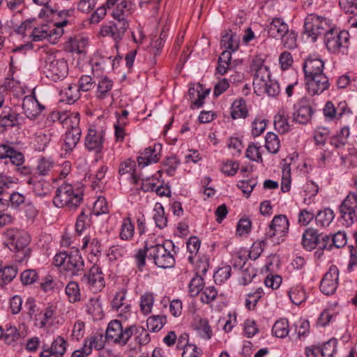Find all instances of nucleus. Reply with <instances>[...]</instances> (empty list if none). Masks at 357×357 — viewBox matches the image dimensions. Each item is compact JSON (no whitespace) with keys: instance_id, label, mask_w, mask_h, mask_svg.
Returning <instances> with one entry per match:
<instances>
[{"instance_id":"51","label":"nucleus","mask_w":357,"mask_h":357,"mask_svg":"<svg viewBox=\"0 0 357 357\" xmlns=\"http://www.w3.org/2000/svg\"><path fill=\"white\" fill-rule=\"evenodd\" d=\"M266 148L272 153H276L280 148V141L278 135L273 132H268L266 136Z\"/></svg>"},{"instance_id":"46","label":"nucleus","mask_w":357,"mask_h":357,"mask_svg":"<svg viewBox=\"0 0 357 357\" xmlns=\"http://www.w3.org/2000/svg\"><path fill=\"white\" fill-rule=\"evenodd\" d=\"M56 307L52 305L47 307L43 312H40L38 315H36L35 320L39 321L38 326L40 328L45 326L47 322L50 320L55 313Z\"/></svg>"},{"instance_id":"38","label":"nucleus","mask_w":357,"mask_h":357,"mask_svg":"<svg viewBox=\"0 0 357 357\" xmlns=\"http://www.w3.org/2000/svg\"><path fill=\"white\" fill-rule=\"evenodd\" d=\"M60 120L66 127L68 130H73L75 128H80L79 124V114L77 112L70 113L68 114H64L60 116Z\"/></svg>"},{"instance_id":"3","label":"nucleus","mask_w":357,"mask_h":357,"mask_svg":"<svg viewBox=\"0 0 357 357\" xmlns=\"http://www.w3.org/2000/svg\"><path fill=\"white\" fill-rule=\"evenodd\" d=\"M82 199V192H75L72 185L64 183L56 190L53 204L57 208L67 206L69 208H75L81 204Z\"/></svg>"},{"instance_id":"1","label":"nucleus","mask_w":357,"mask_h":357,"mask_svg":"<svg viewBox=\"0 0 357 357\" xmlns=\"http://www.w3.org/2000/svg\"><path fill=\"white\" fill-rule=\"evenodd\" d=\"M40 61L43 73L50 79L57 82L66 77L68 68L63 59H56L54 54L43 52Z\"/></svg>"},{"instance_id":"61","label":"nucleus","mask_w":357,"mask_h":357,"mask_svg":"<svg viewBox=\"0 0 357 357\" xmlns=\"http://www.w3.org/2000/svg\"><path fill=\"white\" fill-rule=\"evenodd\" d=\"M200 240L197 236H191L187 242V248L190 255L188 257V260L192 261L193 255L198 252L200 248Z\"/></svg>"},{"instance_id":"29","label":"nucleus","mask_w":357,"mask_h":357,"mask_svg":"<svg viewBox=\"0 0 357 357\" xmlns=\"http://www.w3.org/2000/svg\"><path fill=\"white\" fill-rule=\"evenodd\" d=\"M195 329L199 336L204 340H209L212 337L213 331L206 319L199 318L195 321Z\"/></svg>"},{"instance_id":"13","label":"nucleus","mask_w":357,"mask_h":357,"mask_svg":"<svg viewBox=\"0 0 357 357\" xmlns=\"http://www.w3.org/2000/svg\"><path fill=\"white\" fill-rule=\"evenodd\" d=\"M289 220L286 215H278L273 218L266 233V237L271 238L275 236H284L289 230Z\"/></svg>"},{"instance_id":"20","label":"nucleus","mask_w":357,"mask_h":357,"mask_svg":"<svg viewBox=\"0 0 357 357\" xmlns=\"http://www.w3.org/2000/svg\"><path fill=\"white\" fill-rule=\"evenodd\" d=\"M161 148L162 146L160 144H155L153 147L149 146L145 149L137 158L139 166L144 167L152 162H157L160 158L159 153H157V151H160Z\"/></svg>"},{"instance_id":"18","label":"nucleus","mask_w":357,"mask_h":357,"mask_svg":"<svg viewBox=\"0 0 357 357\" xmlns=\"http://www.w3.org/2000/svg\"><path fill=\"white\" fill-rule=\"evenodd\" d=\"M0 158H9L16 167L21 166L24 162V154L8 144H0Z\"/></svg>"},{"instance_id":"19","label":"nucleus","mask_w":357,"mask_h":357,"mask_svg":"<svg viewBox=\"0 0 357 357\" xmlns=\"http://www.w3.org/2000/svg\"><path fill=\"white\" fill-rule=\"evenodd\" d=\"M22 109L27 118L36 119L44 109L36 98L31 96H26L22 102Z\"/></svg>"},{"instance_id":"47","label":"nucleus","mask_w":357,"mask_h":357,"mask_svg":"<svg viewBox=\"0 0 357 357\" xmlns=\"http://www.w3.org/2000/svg\"><path fill=\"white\" fill-rule=\"evenodd\" d=\"M85 347H90V354L92 351V349L94 348L96 350H100L105 347V339L102 335H96L86 338L84 340Z\"/></svg>"},{"instance_id":"14","label":"nucleus","mask_w":357,"mask_h":357,"mask_svg":"<svg viewBox=\"0 0 357 357\" xmlns=\"http://www.w3.org/2000/svg\"><path fill=\"white\" fill-rule=\"evenodd\" d=\"M303 71L305 77L324 74V62L317 55H310L305 61Z\"/></svg>"},{"instance_id":"26","label":"nucleus","mask_w":357,"mask_h":357,"mask_svg":"<svg viewBox=\"0 0 357 357\" xmlns=\"http://www.w3.org/2000/svg\"><path fill=\"white\" fill-rule=\"evenodd\" d=\"M81 133L80 128L67 130L64 137V149L66 151H72L77 146L80 139Z\"/></svg>"},{"instance_id":"7","label":"nucleus","mask_w":357,"mask_h":357,"mask_svg":"<svg viewBox=\"0 0 357 357\" xmlns=\"http://www.w3.org/2000/svg\"><path fill=\"white\" fill-rule=\"evenodd\" d=\"M329 27L330 24L322 17L311 14L305 18L304 24L305 33L309 37H311L314 42L316 41L319 36L325 34Z\"/></svg>"},{"instance_id":"40","label":"nucleus","mask_w":357,"mask_h":357,"mask_svg":"<svg viewBox=\"0 0 357 357\" xmlns=\"http://www.w3.org/2000/svg\"><path fill=\"white\" fill-rule=\"evenodd\" d=\"M166 323V317L162 315H154L149 317L146 321V326L152 332L159 331Z\"/></svg>"},{"instance_id":"33","label":"nucleus","mask_w":357,"mask_h":357,"mask_svg":"<svg viewBox=\"0 0 357 357\" xmlns=\"http://www.w3.org/2000/svg\"><path fill=\"white\" fill-rule=\"evenodd\" d=\"M253 86L255 89L260 90L264 87V84L270 79L268 68H262L253 73Z\"/></svg>"},{"instance_id":"35","label":"nucleus","mask_w":357,"mask_h":357,"mask_svg":"<svg viewBox=\"0 0 357 357\" xmlns=\"http://www.w3.org/2000/svg\"><path fill=\"white\" fill-rule=\"evenodd\" d=\"M274 126L275 129L281 133H285L289 131L290 125L289 124L287 115L284 111H280L275 116Z\"/></svg>"},{"instance_id":"6","label":"nucleus","mask_w":357,"mask_h":357,"mask_svg":"<svg viewBox=\"0 0 357 357\" xmlns=\"http://www.w3.org/2000/svg\"><path fill=\"white\" fill-rule=\"evenodd\" d=\"M3 235L4 245L13 252L24 250L29 243V235L15 228L8 229Z\"/></svg>"},{"instance_id":"5","label":"nucleus","mask_w":357,"mask_h":357,"mask_svg":"<svg viewBox=\"0 0 357 357\" xmlns=\"http://www.w3.org/2000/svg\"><path fill=\"white\" fill-rule=\"evenodd\" d=\"M135 325L123 326L119 320H113L108 324L105 339L121 346H124L132 336Z\"/></svg>"},{"instance_id":"53","label":"nucleus","mask_w":357,"mask_h":357,"mask_svg":"<svg viewBox=\"0 0 357 357\" xmlns=\"http://www.w3.org/2000/svg\"><path fill=\"white\" fill-rule=\"evenodd\" d=\"M231 268L230 266H224L218 269L214 273L213 278L216 284H221L231 276Z\"/></svg>"},{"instance_id":"50","label":"nucleus","mask_w":357,"mask_h":357,"mask_svg":"<svg viewBox=\"0 0 357 357\" xmlns=\"http://www.w3.org/2000/svg\"><path fill=\"white\" fill-rule=\"evenodd\" d=\"M337 340L335 338H331L326 342L321 347H317L319 351H321L323 357H333L336 351Z\"/></svg>"},{"instance_id":"11","label":"nucleus","mask_w":357,"mask_h":357,"mask_svg":"<svg viewBox=\"0 0 357 357\" xmlns=\"http://www.w3.org/2000/svg\"><path fill=\"white\" fill-rule=\"evenodd\" d=\"M81 281L95 291H100L105 287V280L102 271L95 265L90 268L87 274H84Z\"/></svg>"},{"instance_id":"44","label":"nucleus","mask_w":357,"mask_h":357,"mask_svg":"<svg viewBox=\"0 0 357 357\" xmlns=\"http://www.w3.org/2000/svg\"><path fill=\"white\" fill-rule=\"evenodd\" d=\"M153 220L158 227L162 229L167 225V218L165 216V210L160 204H156L154 208Z\"/></svg>"},{"instance_id":"31","label":"nucleus","mask_w":357,"mask_h":357,"mask_svg":"<svg viewBox=\"0 0 357 357\" xmlns=\"http://www.w3.org/2000/svg\"><path fill=\"white\" fill-rule=\"evenodd\" d=\"M221 46L225 50L236 51L238 47V38L231 31L226 32L222 36Z\"/></svg>"},{"instance_id":"22","label":"nucleus","mask_w":357,"mask_h":357,"mask_svg":"<svg viewBox=\"0 0 357 357\" xmlns=\"http://www.w3.org/2000/svg\"><path fill=\"white\" fill-rule=\"evenodd\" d=\"M321 234L314 228H308L305 230L302 235L303 247L308 251L314 249L320 243Z\"/></svg>"},{"instance_id":"16","label":"nucleus","mask_w":357,"mask_h":357,"mask_svg":"<svg viewBox=\"0 0 357 357\" xmlns=\"http://www.w3.org/2000/svg\"><path fill=\"white\" fill-rule=\"evenodd\" d=\"M128 28V21L116 22L112 25L102 26L100 33L102 36H110L114 40L117 41L123 38Z\"/></svg>"},{"instance_id":"41","label":"nucleus","mask_w":357,"mask_h":357,"mask_svg":"<svg viewBox=\"0 0 357 357\" xmlns=\"http://www.w3.org/2000/svg\"><path fill=\"white\" fill-rule=\"evenodd\" d=\"M48 31V24H36L32 32H30L29 37L31 38L33 41H41L44 39H47Z\"/></svg>"},{"instance_id":"12","label":"nucleus","mask_w":357,"mask_h":357,"mask_svg":"<svg viewBox=\"0 0 357 357\" xmlns=\"http://www.w3.org/2000/svg\"><path fill=\"white\" fill-rule=\"evenodd\" d=\"M308 93L312 95H319L328 89L330 84L325 74H320L305 77Z\"/></svg>"},{"instance_id":"64","label":"nucleus","mask_w":357,"mask_h":357,"mask_svg":"<svg viewBox=\"0 0 357 357\" xmlns=\"http://www.w3.org/2000/svg\"><path fill=\"white\" fill-rule=\"evenodd\" d=\"M202 353L201 349L197 348L194 344H190L183 349L182 357H199Z\"/></svg>"},{"instance_id":"54","label":"nucleus","mask_w":357,"mask_h":357,"mask_svg":"<svg viewBox=\"0 0 357 357\" xmlns=\"http://www.w3.org/2000/svg\"><path fill=\"white\" fill-rule=\"evenodd\" d=\"M189 293L191 296H196L204 289V280L201 276L193 278L188 285Z\"/></svg>"},{"instance_id":"28","label":"nucleus","mask_w":357,"mask_h":357,"mask_svg":"<svg viewBox=\"0 0 357 357\" xmlns=\"http://www.w3.org/2000/svg\"><path fill=\"white\" fill-rule=\"evenodd\" d=\"M68 24V20H63L60 23H54L48 24V31L47 39L50 42L55 43L56 40H58L63 34V26Z\"/></svg>"},{"instance_id":"17","label":"nucleus","mask_w":357,"mask_h":357,"mask_svg":"<svg viewBox=\"0 0 357 357\" xmlns=\"http://www.w3.org/2000/svg\"><path fill=\"white\" fill-rule=\"evenodd\" d=\"M209 89L203 90L202 85L190 84L188 89V96L191 100V108H200L204 105V98L208 95Z\"/></svg>"},{"instance_id":"15","label":"nucleus","mask_w":357,"mask_h":357,"mask_svg":"<svg viewBox=\"0 0 357 357\" xmlns=\"http://www.w3.org/2000/svg\"><path fill=\"white\" fill-rule=\"evenodd\" d=\"M104 132L96 130L89 129L85 138V146L96 153H100L103 147Z\"/></svg>"},{"instance_id":"25","label":"nucleus","mask_w":357,"mask_h":357,"mask_svg":"<svg viewBox=\"0 0 357 357\" xmlns=\"http://www.w3.org/2000/svg\"><path fill=\"white\" fill-rule=\"evenodd\" d=\"M96 97L102 100L108 97L113 87V82L107 77H101L97 83Z\"/></svg>"},{"instance_id":"42","label":"nucleus","mask_w":357,"mask_h":357,"mask_svg":"<svg viewBox=\"0 0 357 357\" xmlns=\"http://www.w3.org/2000/svg\"><path fill=\"white\" fill-rule=\"evenodd\" d=\"M349 136V128L344 127L338 133L331 137V144L335 148H340L346 144Z\"/></svg>"},{"instance_id":"36","label":"nucleus","mask_w":357,"mask_h":357,"mask_svg":"<svg viewBox=\"0 0 357 357\" xmlns=\"http://www.w3.org/2000/svg\"><path fill=\"white\" fill-rule=\"evenodd\" d=\"M231 116L234 119L245 118L248 115L245 100L241 98L236 100L231 105Z\"/></svg>"},{"instance_id":"32","label":"nucleus","mask_w":357,"mask_h":357,"mask_svg":"<svg viewBox=\"0 0 357 357\" xmlns=\"http://www.w3.org/2000/svg\"><path fill=\"white\" fill-rule=\"evenodd\" d=\"M136 166L135 162L130 159L126 160L119 165V174L120 176L128 175L134 184L137 183V178L134 174L135 167Z\"/></svg>"},{"instance_id":"39","label":"nucleus","mask_w":357,"mask_h":357,"mask_svg":"<svg viewBox=\"0 0 357 357\" xmlns=\"http://www.w3.org/2000/svg\"><path fill=\"white\" fill-rule=\"evenodd\" d=\"M66 341L61 336H58L52 343L50 348L53 357H62L66 350Z\"/></svg>"},{"instance_id":"9","label":"nucleus","mask_w":357,"mask_h":357,"mask_svg":"<svg viewBox=\"0 0 357 357\" xmlns=\"http://www.w3.org/2000/svg\"><path fill=\"white\" fill-rule=\"evenodd\" d=\"M294 112L292 114L293 121L300 124H306L312 119L314 113L307 98L300 99L294 106Z\"/></svg>"},{"instance_id":"21","label":"nucleus","mask_w":357,"mask_h":357,"mask_svg":"<svg viewBox=\"0 0 357 357\" xmlns=\"http://www.w3.org/2000/svg\"><path fill=\"white\" fill-rule=\"evenodd\" d=\"M84 261L78 250L68 255L64 269L72 275H77L83 271Z\"/></svg>"},{"instance_id":"10","label":"nucleus","mask_w":357,"mask_h":357,"mask_svg":"<svg viewBox=\"0 0 357 357\" xmlns=\"http://www.w3.org/2000/svg\"><path fill=\"white\" fill-rule=\"evenodd\" d=\"M339 270L335 265H331L320 282V290L326 295L334 294L338 284Z\"/></svg>"},{"instance_id":"58","label":"nucleus","mask_w":357,"mask_h":357,"mask_svg":"<svg viewBox=\"0 0 357 357\" xmlns=\"http://www.w3.org/2000/svg\"><path fill=\"white\" fill-rule=\"evenodd\" d=\"M291 186V169L289 165H284L282 169L281 190L283 192H289Z\"/></svg>"},{"instance_id":"23","label":"nucleus","mask_w":357,"mask_h":357,"mask_svg":"<svg viewBox=\"0 0 357 357\" xmlns=\"http://www.w3.org/2000/svg\"><path fill=\"white\" fill-rule=\"evenodd\" d=\"M288 25L281 18H274L268 26L267 32L270 37L280 38L287 32Z\"/></svg>"},{"instance_id":"27","label":"nucleus","mask_w":357,"mask_h":357,"mask_svg":"<svg viewBox=\"0 0 357 357\" xmlns=\"http://www.w3.org/2000/svg\"><path fill=\"white\" fill-rule=\"evenodd\" d=\"M28 183L33 184V190L38 197H45L50 195L52 190L51 184L43 179L34 181L30 178Z\"/></svg>"},{"instance_id":"24","label":"nucleus","mask_w":357,"mask_h":357,"mask_svg":"<svg viewBox=\"0 0 357 357\" xmlns=\"http://www.w3.org/2000/svg\"><path fill=\"white\" fill-rule=\"evenodd\" d=\"M20 114L10 112L6 113L5 111L0 115V132H4L9 127L18 126L20 124Z\"/></svg>"},{"instance_id":"52","label":"nucleus","mask_w":357,"mask_h":357,"mask_svg":"<svg viewBox=\"0 0 357 357\" xmlns=\"http://www.w3.org/2000/svg\"><path fill=\"white\" fill-rule=\"evenodd\" d=\"M289 296L292 303L296 305H300L306 299L305 291L299 287L291 288L289 291Z\"/></svg>"},{"instance_id":"45","label":"nucleus","mask_w":357,"mask_h":357,"mask_svg":"<svg viewBox=\"0 0 357 357\" xmlns=\"http://www.w3.org/2000/svg\"><path fill=\"white\" fill-rule=\"evenodd\" d=\"M132 335H135L136 342L140 346L147 344L151 340L150 335L146 330L142 326L135 325V329H132Z\"/></svg>"},{"instance_id":"4","label":"nucleus","mask_w":357,"mask_h":357,"mask_svg":"<svg viewBox=\"0 0 357 357\" xmlns=\"http://www.w3.org/2000/svg\"><path fill=\"white\" fill-rule=\"evenodd\" d=\"M349 33L331 26L324 34L327 50L333 54L344 53L349 47Z\"/></svg>"},{"instance_id":"57","label":"nucleus","mask_w":357,"mask_h":357,"mask_svg":"<svg viewBox=\"0 0 357 357\" xmlns=\"http://www.w3.org/2000/svg\"><path fill=\"white\" fill-rule=\"evenodd\" d=\"M263 289L258 288L254 293H249L245 301V306L248 310H254L258 301L261 298Z\"/></svg>"},{"instance_id":"59","label":"nucleus","mask_w":357,"mask_h":357,"mask_svg":"<svg viewBox=\"0 0 357 357\" xmlns=\"http://www.w3.org/2000/svg\"><path fill=\"white\" fill-rule=\"evenodd\" d=\"M265 92L270 97H276L280 93V87L278 82L269 79L264 84Z\"/></svg>"},{"instance_id":"55","label":"nucleus","mask_w":357,"mask_h":357,"mask_svg":"<svg viewBox=\"0 0 357 357\" xmlns=\"http://www.w3.org/2000/svg\"><path fill=\"white\" fill-rule=\"evenodd\" d=\"M217 295V289L213 286H209L203 289L200 299L202 303L209 304L216 298Z\"/></svg>"},{"instance_id":"43","label":"nucleus","mask_w":357,"mask_h":357,"mask_svg":"<svg viewBox=\"0 0 357 357\" xmlns=\"http://www.w3.org/2000/svg\"><path fill=\"white\" fill-rule=\"evenodd\" d=\"M272 331L278 337H285L289 332L288 321L285 319L277 321L273 326Z\"/></svg>"},{"instance_id":"37","label":"nucleus","mask_w":357,"mask_h":357,"mask_svg":"<svg viewBox=\"0 0 357 357\" xmlns=\"http://www.w3.org/2000/svg\"><path fill=\"white\" fill-rule=\"evenodd\" d=\"M335 218L333 211L330 208H325L319 211L315 216V220L317 225L322 227L328 226Z\"/></svg>"},{"instance_id":"2","label":"nucleus","mask_w":357,"mask_h":357,"mask_svg":"<svg viewBox=\"0 0 357 357\" xmlns=\"http://www.w3.org/2000/svg\"><path fill=\"white\" fill-rule=\"evenodd\" d=\"M174 248V245L171 241L162 244L150 245V248L147 249L149 259H153L159 268H172L175 264V259L170 250H173Z\"/></svg>"},{"instance_id":"62","label":"nucleus","mask_w":357,"mask_h":357,"mask_svg":"<svg viewBox=\"0 0 357 357\" xmlns=\"http://www.w3.org/2000/svg\"><path fill=\"white\" fill-rule=\"evenodd\" d=\"M36 24L35 19L26 20L17 27L16 31L19 34L29 36L30 32H32V30L35 28Z\"/></svg>"},{"instance_id":"60","label":"nucleus","mask_w":357,"mask_h":357,"mask_svg":"<svg viewBox=\"0 0 357 357\" xmlns=\"http://www.w3.org/2000/svg\"><path fill=\"white\" fill-rule=\"evenodd\" d=\"M17 268L14 266H5L3 268L1 275V284L10 282L16 276Z\"/></svg>"},{"instance_id":"49","label":"nucleus","mask_w":357,"mask_h":357,"mask_svg":"<svg viewBox=\"0 0 357 357\" xmlns=\"http://www.w3.org/2000/svg\"><path fill=\"white\" fill-rule=\"evenodd\" d=\"M65 291L70 303H75L79 301L80 292L77 282H70L66 287Z\"/></svg>"},{"instance_id":"63","label":"nucleus","mask_w":357,"mask_h":357,"mask_svg":"<svg viewBox=\"0 0 357 357\" xmlns=\"http://www.w3.org/2000/svg\"><path fill=\"white\" fill-rule=\"evenodd\" d=\"M91 220L88 215L82 211L77 217V222L75 224V229L78 234H81L82 232L88 227L90 226Z\"/></svg>"},{"instance_id":"34","label":"nucleus","mask_w":357,"mask_h":357,"mask_svg":"<svg viewBox=\"0 0 357 357\" xmlns=\"http://www.w3.org/2000/svg\"><path fill=\"white\" fill-rule=\"evenodd\" d=\"M134 232L135 227L130 218H124L121 225L120 238L124 241H130L132 238Z\"/></svg>"},{"instance_id":"48","label":"nucleus","mask_w":357,"mask_h":357,"mask_svg":"<svg viewBox=\"0 0 357 357\" xmlns=\"http://www.w3.org/2000/svg\"><path fill=\"white\" fill-rule=\"evenodd\" d=\"M89 245L90 252L94 256H97L101 252V243L96 238L85 236L83 238L82 249H85Z\"/></svg>"},{"instance_id":"56","label":"nucleus","mask_w":357,"mask_h":357,"mask_svg":"<svg viewBox=\"0 0 357 357\" xmlns=\"http://www.w3.org/2000/svg\"><path fill=\"white\" fill-rule=\"evenodd\" d=\"M280 38L285 48L294 49L296 47V35L294 31L288 29L287 32Z\"/></svg>"},{"instance_id":"30","label":"nucleus","mask_w":357,"mask_h":357,"mask_svg":"<svg viewBox=\"0 0 357 357\" xmlns=\"http://www.w3.org/2000/svg\"><path fill=\"white\" fill-rule=\"evenodd\" d=\"M87 44V40L82 37L70 38L66 43V48L70 52L82 54Z\"/></svg>"},{"instance_id":"8","label":"nucleus","mask_w":357,"mask_h":357,"mask_svg":"<svg viewBox=\"0 0 357 357\" xmlns=\"http://www.w3.org/2000/svg\"><path fill=\"white\" fill-rule=\"evenodd\" d=\"M356 208L357 194L350 192L340 206L341 218L344 222V225L347 227L351 226L357 220Z\"/></svg>"}]
</instances>
